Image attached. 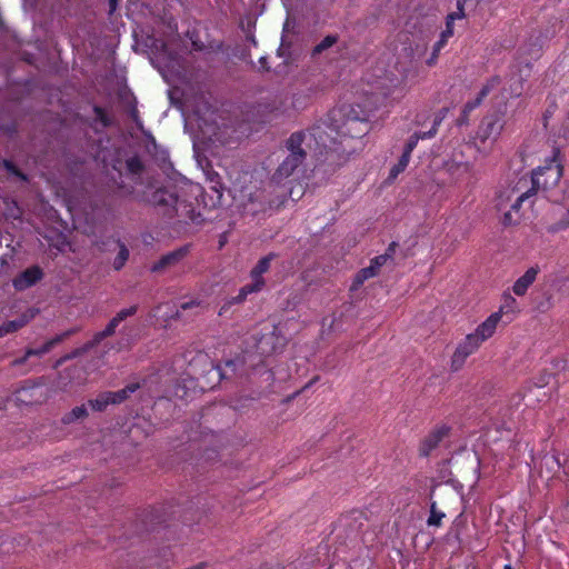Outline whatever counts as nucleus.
Returning <instances> with one entry per match:
<instances>
[{
    "mask_svg": "<svg viewBox=\"0 0 569 569\" xmlns=\"http://www.w3.org/2000/svg\"><path fill=\"white\" fill-rule=\"evenodd\" d=\"M398 79H390L387 76L378 77L373 81H368L369 90L366 94L370 96L369 99H375L373 106H365L360 112L356 111L353 107L350 108L348 113L342 112L341 109L332 110L328 118L330 123L323 122L315 126L313 128L321 127V136L326 140V149H331V144L341 143L342 138L349 136L351 138H361L366 136L370 126L368 123L372 111L377 108L380 99H387L397 88Z\"/></svg>",
    "mask_w": 569,
    "mask_h": 569,
    "instance_id": "f257e3e1",
    "label": "nucleus"
},
{
    "mask_svg": "<svg viewBox=\"0 0 569 569\" xmlns=\"http://www.w3.org/2000/svg\"><path fill=\"white\" fill-rule=\"evenodd\" d=\"M321 132L322 128L318 127L311 128L306 132H296L290 136L287 141L289 154L272 177L277 183H281L282 180L290 177L302 163L306 157V149L322 153V149H326V140L322 138Z\"/></svg>",
    "mask_w": 569,
    "mask_h": 569,
    "instance_id": "f03ea898",
    "label": "nucleus"
},
{
    "mask_svg": "<svg viewBox=\"0 0 569 569\" xmlns=\"http://www.w3.org/2000/svg\"><path fill=\"white\" fill-rule=\"evenodd\" d=\"M559 152L555 151L546 164L533 170L531 176L532 187L528 190L532 196L538 191H546L558 184L562 177V167L558 159Z\"/></svg>",
    "mask_w": 569,
    "mask_h": 569,
    "instance_id": "7ed1b4c3",
    "label": "nucleus"
},
{
    "mask_svg": "<svg viewBox=\"0 0 569 569\" xmlns=\"http://www.w3.org/2000/svg\"><path fill=\"white\" fill-rule=\"evenodd\" d=\"M505 128L503 113L487 116L482 119L475 137L477 150L488 153Z\"/></svg>",
    "mask_w": 569,
    "mask_h": 569,
    "instance_id": "20e7f679",
    "label": "nucleus"
},
{
    "mask_svg": "<svg viewBox=\"0 0 569 569\" xmlns=\"http://www.w3.org/2000/svg\"><path fill=\"white\" fill-rule=\"evenodd\" d=\"M144 199L152 206L169 207L177 213V216L186 217L193 222H198L193 210L188 209V206L183 204L176 193L170 192L167 189H157L152 194H146Z\"/></svg>",
    "mask_w": 569,
    "mask_h": 569,
    "instance_id": "39448f33",
    "label": "nucleus"
},
{
    "mask_svg": "<svg viewBox=\"0 0 569 569\" xmlns=\"http://www.w3.org/2000/svg\"><path fill=\"white\" fill-rule=\"evenodd\" d=\"M273 257V254H268L258 261L257 266L250 272L251 283L241 288L238 297L234 298V302H241L249 293L258 292L263 288L264 280L262 276L268 271Z\"/></svg>",
    "mask_w": 569,
    "mask_h": 569,
    "instance_id": "423d86ee",
    "label": "nucleus"
},
{
    "mask_svg": "<svg viewBox=\"0 0 569 569\" xmlns=\"http://www.w3.org/2000/svg\"><path fill=\"white\" fill-rule=\"evenodd\" d=\"M138 389H139L138 383H130L126 388H123L119 391L103 392V393L99 395L94 400H90L89 406L91 407L92 410L102 411L110 403L122 402L123 400H126L129 397V395L133 393Z\"/></svg>",
    "mask_w": 569,
    "mask_h": 569,
    "instance_id": "0eeeda50",
    "label": "nucleus"
},
{
    "mask_svg": "<svg viewBox=\"0 0 569 569\" xmlns=\"http://www.w3.org/2000/svg\"><path fill=\"white\" fill-rule=\"evenodd\" d=\"M480 341L472 335L469 333L466 338L458 343L452 357L451 368L457 371L462 368L467 358L473 355L481 346Z\"/></svg>",
    "mask_w": 569,
    "mask_h": 569,
    "instance_id": "6e6552de",
    "label": "nucleus"
},
{
    "mask_svg": "<svg viewBox=\"0 0 569 569\" xmlns=\"http://www.w3.org/2000/svg\"><path fill=\"white\" fill-rule=\"evenodd\" d=\"M447 112H448V109H446V108H443V109H441L439 111V113L436 116V118L433 120L432 128L429 131H427V132H415L409 138V140L407 141L402 154H407L408 153V157L411 158V153H412L413 149L416 148L417 143L419 142V140L432 138L437 133L438 127L442 122V120L445 119Z\"/></svg>",
    "mask_w": 569,
    "mask_h": 569,
    "instance_id": "1a4fd4ad",
    "label": "nucleus"
},
{
    "mask_svg": "<svg viewBox=\"0 0 569 569\" xmlns=\"http://www.w3.org/2000/svg\"><path fill=\"white\" fill-rule=\"evenodd\" d=\"M134 312H136V307L126 308V309H122L121 311H119L117 313V316L109 322L107 328L103 331L98 332L94 336L93 341L89 346L86 347V350H88V349L92 348L93 346L98 345L107 336L112 335L114 332L116 328L119 326V323L122 320H124L127 317L132 316Z\"/></svg>",
    "mask_w": 569,
    "mask_h": 569,
    "instance_id": "9d476101",
    "label": "nucleus"
},
{
    "mask_svg": "<svg viewBox=\"0 0 569 569\" xmlns=\"http://www.w3.org/2000/svg\"><path fill=\"white\" fill-rule=\"evenodd\" d=\"M500 321L498 313L492 312L481 323H479L471 333L480 341V343H483L495 335Z\"/></svg>",
    "mask_w": 569,
    "mask_h": 569,
    "instance_id": "9b49d317",
    "label": "nucleus"
},
{
    "mask_svg": "<svg viewBox=\"0 0 569 569\" xmlns=\"http://www.w3.org/2000/svg\"><path fill=\"white\" fill-rule=\"evenodd\" d=\"M540 272V268L538 266H532L526 270V272L520 276L513 283L511 290L516 296H525L528 291L529 287L537 279L538 273Z\"/></svg>",
    "mask_w": 569,
    "mask_h": 569,
    "instance_id": "f8f14e48",
    "label": "nucleus"
},
{
    "mask_svg": "<svg viewBox=\"0 0 569 569\" xmlns=\"http://www.w3.org/2000/svg\"><path fill=\"white\" fill-rule=\"evenodd\" d=\"M519 312L520 308L518 301L509 291H506L502 293L501 305L498 311L493 313H498L500 320H502V317H507L509 321H511Z\"/></svg>",
    "mask_w": 569,
    "mask_h": 569,
    "instance_id": "ddd939ff",
    "label": "nucleus"
},
{
    "mask_svg": "<svg viewBox=\"0 0 569 569\" xmlns=\"http://www.w3.org/2000/svg\"><path fill=\"white\" fill-rule=\"evenodd\" d=\"M42 277V271L39 267H31L21 272L13 279V287L17 290H24L33 286Z\"/></svg>",
    "mask_w": 569,
    "mask_h": 569,
    "instance_id": "4468645a",
    "label": "nucleus"
},
{
    "mask_svg": "<svg viewBox=\"0 0 569 569\" xmlns=\"http://www.w3.org/2000/svg\"><path fill=\"white\" fill-rule=\"evenodd\" d=\"M458 11L450 13L447 17L446 29L441 32L439 41L436 43V51L440 52L448 39L453 34V21L463 17V8L461 0H458Z\"/></svg>",
    "mask_w": 569,
    "mask_h": 569,
    "instance_id": "2eb2a0df",
    "label": "nucleus"
},
{
    "mask_svg": "<svg viewBox=\"0 0 569 569\" xmlns=\"http://www.w3.org/2000/svg\"><path fill=\"white\" fill-rule=\"evenodd\" d=\"M500 78L499 77H492L490 80H488V82L482 87V89L480 90L478 97L475 99V100H471V101H468L466 104H465V108H463V113H469L471 112L473 109H476L478 106H480V103L482 102V100L495 89H497L499 86H500Z\"/></svg>",
    "mask_w": 569,
    "mask_h": 569,
    "instance_id": "dca6fc26",
    "label": "nucleus"
},
{
    "mask_svg": "<svg viewBox=\"0 0 569 569\" xmlns=\"http://www.w3.org/2000/svg\"><path fill=\"white\" fill-rule=\"evenodd\" d=\"M531 199V194L529 191L521 192L515 199V201L510 206V210L503 212L501 222L503 226H511L517 222V219L513 217V213H518L520 207L523 202Z\"/></svg>",
    "mask_w": 569,
    "mask_h": 569,
    "instance_id": "f3484780",
    "label": "nucleus"
},
{
    "mask_svg": "<svg viewBox=\"0 0 569 569\" xmlns=\"http://www.w3.org/2000/svg\"><path fill=\"white\" fill-rule=\"evenodd\" d=\"M519 190L515 187H502L498 190L496 200H495V207L498 211H503L507 206L512 201L516 193Z\"/></svg>",
    "mask_w": 569,
    "mask_h": 569,
    "instance_id": "a211bd4d",
    "label": "nucleus"
},
{
    "mask_svg": "<svg viewBox=\"0 0 569 569\" xmlns=\"http://www.w3.org/2000/svg\"><path fill=\"white\" fill-rule=\"evenodd\" d=\"M446 167L449 174L457 179L469 174L472 170V163L469 161L451 160L447 162Z\"/></svg>",
    "mask_w": 569,
    "mask_h": 569,
    "instance_id": "6ab92c4d",
    "label": "nucleus"
},
{
    "mask_svg": "<svg viewBox=\"0 0 569 569\" xmlns=\"http://www.w3.org/2000/svg\"><path fill=\"white\" fill-rule=\"evenodd\" d=\"M376 274H377L376 266H369L367 268L361 269L356 274L350 289L357 290L366 280L375 277Z\"/></svg>",
    "mask_w": 569,
    "mask_h": 569,
    "instance_id": "aec40b11",
    "label": "nucleus"
},
{
    "mask_svg": "<svg viewBox=\"0 0 569 569\" xmlns=\"http://www.w3.org/2000/svg\"><path fill=\"white\" fill-rule=\"evenodd\" d=\"M445 517H446L445 512L438 510L437 503L435 501H432L431 506H430V515L427 520L428 526L439 527Z\"/></svg>",
    "mask_w": 569,
    "mask_h": 569,
    "instance_id": "412c9836",
    "label": "nucleus"
},
{
    "mask_svg": "<svg viewBox=\"0 0 569 569\" xmlns=\"http://www.w3.org/2000/svg\"><path fill=\"white\" fill-rule=\"evenodd\" d=\"M409 161H410V158L408 157V153L407 154H401L398 163L395 164L390 169L389 178L392 179V180L396 179L402 171H405V169L409 164Z\"/></svg>",
    "mask_w": 569,
    "mask_h": 569,
    "instance_id": "4be33fe9",
    "label": "nucleus"
},
{
    "mask_svg": "<svg viewBox=\"0 0 569 569\" xmlns=\"http://www.w3.org/2000/svg\"><path fill=\"white\" fill-rule=\"evenodd\" d=\"M28 319H20L14 321H8L7 323L0 326V337L13 332L24 326L27 323Z\"/></svg>",
    "mask_w": 569,
    "mask_h": 569,
    "instance_id": "5701e85b",
    "label": "nucleus"
},
{
    "mask_svg": "<svg viewBox=\"0 0 569 569\" xmlns=\"http://www.w3.org/2000/svg\"><path fill=\"white\" fill-rule=\"evenodd\" d=\"M87 415V408L84 405L76 407L71 410L69 415H67L63 419L64 422H71L78 419L83 418Z\"/></svg>",
    "mask_w": 569,
    "mask_h": 569,
    "instance_id": "b1692460",
    "label": "nucleus"
},
{
    "mask_svg": "<svg viewBox=\"0 0 569 569\" xmlns=\"http://www.w3.org/2000/svg\"><path fill=\"white\" fill-rule=\"evenodd\" d=\"M308 103V96L302 93H296L291 97V108L293 110H301Z\"/></svg>",
    "mask_w": 569,
    "mask_h": 569,
    "instance_id": "393cba45",
    "label": "nucleus"
},
{
    "mask_svg": "<svg viewBox=\"0 0 569 569\" xmlns=\"http://www.w3.org/2000/svg\"><path fill=\"white\" fill-rule=\"evenodd\" d=\"M128 257H129L128 249L123 244H121L119 253L116 257L114 262H113L114 268L117 270L121 269L124 266L126 261L128 260Z\"/></svg>",
    "mask_w": 569,
    "mask_h": 569,
    "instance_id": "a878e982",
    "label": "nucleus"
},
{
    "mask_svg": "<svg viewBox=\"0 0 569 569\" xmlns=\"http://www.w3.org/2000/svg\"><path fill=\"white\" fill-rule=\"evenodd\" d=\"M181 256H182V252L177 251V252H172V253L163 257L159 261V263L153 267V270H158V269L171 263L172 261H177Z\"/></svg>",
    "mask_w": 569,
    "mask_h": 569,
    "instance_id": "bb28decb",
    "label": "nucleus"
},
{
    "mask_svg": "<svg viewBox=\"0 0 569 569\" xmlns=\"http://www.w3.org/2000/svg\"><path fill=\"white\" fill-rule=\"evenodd\" d=\"M336 37L333 36H327L319 44L316 46L313 53H320L323 50L330 48L336 43Z\"/></svg>",
    "mask_w": 569,
    "mask_h": 569,
    "instance_id": "cd10ccee",
    "label": "nucleus"
},
{
    "mask_svg": "<svg viewBox=\"0 0 569 569\" xmlns=\"http://www.w3.org/2000/svg\"><path fill=\"white\" fill-rule=\"evenodd\" d=\"M218 178L217 173H208V179L212 183L211 189L218 194V198H221L222 196V184L219 180H216Z\"/></svg>",
    "mask_w": 569,
    "mask_h": 569,
    "instance_id": "c85d7f7f",
    "label": "nucleus"
},
{
    "mask_svg": "<svg viewBox=\"0 0 569 569\" xmlns=\"http://www.w3.org/2000/svg\"><path fill=\"white\" fill-rule=\"evenodd\" d=\"M59 340H60V338L53 339V340H51V341L47 342V343H46L41 349H39V350H29V351L27 352V355H28V356H31V355H42V353H46V352H48V351L52 348V346H53L56 342H58Z\"/></svg>",
    "mask_w": 569,
    "mask_h": 569,
    "instance_id": "c756f323",
    "label": "nucleus"
},
{
    "mask_svg": "<svg viewBox=\"0 0 569 569\" xmlns=\"http://www.w3.org/2000/svg\"><path fill=\"white\" fill-rule=\"evenodd\" d=\"M390 257L388 254H381L371 260L370 266H376V271L383 266Z\"/></svg>",
    "mask_w": 569,
    "mask_h": 569,
    "instance_id": "7c9ffc66",
    "label": "nucleus"
},
{
    "mask_svg": "<svg viewBox=\"0 0 569 569\" xmlns=\"http://www.w3.org/2000/svg\"><path fill=\"white\" fill-rule=\"evenodd\" d=\"M522 92V83L521 81H516L510 86V96L518 97Z\"/></svg>",
    "mask_w": 569,
    "mask_h": 569,
    "instance_id": "2f4dec72",
    "label": "nucleus"
},
{
    "mask_svg": "<svg viewBox=\"0 0 569 569\" xmlns=\"http://www.w3.org/2000/svg\"><path fill=\"white\" fill-rule=\"evenodd\" d=\"M438 54H439V52L436 51V46H435L431 57L427 60L428 66H433L436 63Z\"/></svg>",
    "mask_w": 569,
    "mask_h": 569,
    "instance_id": "473e14b6",
    "label": "nucleus"
},
{
    "mask_svg": "<svg viewBox=\"0 0 569 569\" xmlns=\"http://www.w3.org/2000/svg\"><path fill=\"white\" fill-rule=\"evenodd\" d=\"M190 190H191V192H192V193H194L196 196H198V194H200V193H201L202 188H201V186H200V184H198V183H192V184H190Z\"/></svg>",
    "mask_w": 569,
    "mask_h": 569,
    "instance_id": "72a5a7b5",
    "label": "nucleus"
},
{
    "mask_svg": "<svg viewBox=\"0 0 569 569\" xmlns=\"http://www.w3.org/2000/svg\"><path fill=\"white\" fill-rule=\"evenodd\" d=\"M4 166L10 172L19 174V172L13 168V166L9 161H4Z\"/></svg>",
    "mask_w": 569,
    "mask_h": 569,
    "instance_id": "f704fd0d",
    "label": "nucleus"
},
{
    "mask_svg": "<svg viewBox=\"0 0 569 569\" xmlns=\"http://www.w3.org/2000/svg\"><path fill=\"white\" fill-rule=\"evenodd\" d=\"M110 11H114L117 7V0H109Z\"/></svg>",
    "mask_w": 569,
    "mask_h": 569,
    "instance_id": "c9c22d12",
    "label": "nucleus"
},
{
    "mask_svg": "<svg viewBox=\"0 0 569 569\" xmlns=\"http://www.w3.org/2000/svg\"><path fill=\"white\" fill-rule=\"evenodd\" d=\"M196 305L194 301H190V302H183L181 303V309H187V308H190L191 306Z\"/></svg>",
    "mask_w": 569,
    "mask_h": 569,
    "instance_id": "e433bc0d",
    "label": "nucleus"
},
{
    "mask_svg": "<svg viewBox=\"0 0 569 569\" xmlns=\"http://www.w3.org/2000/svg\"><path fill=\"white\" fill-rule=\"evenodd\" d=\"M264 338H261L258 342V348L261 349L264 352V349L262 347Z\"/></svg>",
    "mask_w": 569,
    "mask_h": 569,
    "instance_id": "4c0bfd02",
    "label": "nucleus"
},
{
    "mask_svg": "<svg viewBox=\"0 0 569 569\" xmlns=\"http://www.w3.org/2000/svg\"><path fill=\"white\" fill-rule=\"evenodd\" d=\"M134 163H136V161H134V160L129 161V167H130L131 169H133Z\"/></svg>",
    "mask_w": 569,
    "mask_h": 569,
    "instance_id": "58836bf2",
    "label": "nucleus"
},
{
    "mask_svg": "<svg viewBox=\"0 0 569 569\" xmlns=\"http://www.w3.org/2000/svg\"><path fill=\"white\" fill-rule=\"evenodd\" d=\"M176 316H177V317L179 316V312H178V311H176L174 313H171L169 317H176Z\"/></svg>",
    "mask_w": 569,
    "mask_h": 569,
    "instance_id": "ea45409f",
    "label": "nucleus"
}]
</instances>
